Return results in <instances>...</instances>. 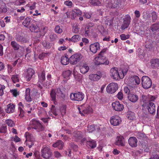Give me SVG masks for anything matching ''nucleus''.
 Instances as JSON below:
<instances>
[{"label": "nucleus", "mask_w": 159, "mask_h": 159, "mask_svg": "<svg viewBox=\"0 0 159 159\" xmlns=\"http://www.w3.org/2000/svg\"><path fill=\"white\" fill-rule=\"evenodd\" d=\"M142 84L143 88L148 89L152 86V81L148 77L146 76H143L142 79Z\"/></svg>", "instance_id": "2"}, {"label": "nucleus", "mask_w": 159, "mask_h": 159, "mask_svg": "<svg viewBox=\"0 0 159 159\" xmlns=\"http://www.w3.org/2000/svg\"><path fill=\"white\" fill-rule=\"evenodd\" d=\"M147 108L148 109V112L151 114H153L155 113L156 109L155 107H154L153 108H152V107H147Z\"/></svg>", "instance_id": "50"}, {"label": "nucleus", "mask_w": 159, "mask_h": 159, "mask_svg": "<svg viewBox=\"0 0 159 159\" xmlns=\"http://www.w3.org/2000/svg\"><path fill=\"white\" fill-rule=\"evenodd\" d=\"M84 97V94L81 92L71 93L70 95L71 100L75 101H81L83 100Z\"/></svg>", "instance_id": "1"}, {"label": "nucleus", "mask_w": 159, "mask_h": 159, "mask_svg": "<svg viewBox=\"0 0 159 159\" xmlns=\"http://www.w3.org/2000/svg\"><path fill=\"white\" fill-rule=\"evenodd\" d=\"M137 137L139 139H142L146 137L145 134L140 132H138L136 135Z\"/></svg>", "instance_id": "49"}, {"label": "nucleus", "mask_w": 159, "mask_h": 159, "mask_svg": "<svg viewBox=\"0 0 159 159\" xmlns=\"http://www.w3.org/2000/svg\"><path fill=\"white\" fill-rule=\"evenodd\" d=\"M131 17L129 15H126L123 18V23L121 26V29L122 30L127 28L130 22Z\"/></svg>", "instance_id": "6"}, {"label": "nucleus", "mask_w": 159, "mask_h": 159, "mask_svg": "<svg viewBox=\"0 0 159 159\" xmlns=\"http://www.w3.org/2000/svg\"><path fill=\"white\" fill-rule=\"evenodd\" d=\"M11 79L14 83H16L17 82H18L19 81V79L18 75H12L11 77Z\"/></svg>", "instance_id": "46"}, {"label": "nucleus", "mask_w": 159, "mask_h": 159, "mask_svg": "<svg viewBox=\"0 0 159 159\" xmlns=\"http://www.w3.org/2000/svg\"><path fill=\"white\" fill-rule=\"evenodd\" d=\"M5 89V86L3 85L0 84V96L2 95L3 94V89Z\"/></svg>", "instance_id": "63"}, {"label": "nucleus", "mask_w": 159, "mask_h": 159, "mask_svg": "<svg viewBox=\"0 0 159 159\" xmlns=\"http://www.w3.org/2000/svg\"><path fill=\"white\" fill-rule=\"evenodd\" d=\"M112 107L116 111H120L124 109V105L118 101H116L112 104Z\"/></svg>", "instance_id": "9"}, {"label": "nucleus", "mask_w": 159, "mask_h": 159, "mask_svg": "<svg viewBox=\"0 0 159 159\" xmlns=\"http://www.w3.org/2000/svg\"><path fill=\"white\" fill-rule=\"evenodd\" d=\"M124 138L122 136H118L116 139V140L115 144L116 145L121 146H125L124 143Z\"/></svg>", "instance_id": "18"}, {"label": "nucleus", "mask_w": 159, "mask_h": 159, "mask_svg": "<svg viewBox=\"0 0 159 159\" xmlns=\"http://www.w3.org/2000/svg\"><path fill=\"white\" fill-rule=\"evenodd\" d=\"M34 22V21L28 17H27L24 20L22 24L26 27H29L32 22Z\"/></svg>", "instance_id": "19"}, {"label": "nucleus", "mask_w": 159, "mask_h": 159, "mask_svg": "<svg viewBox=\"0 0 159 159\" xmlns=\"http://www.w3.org/2000/svg\"><path fill=\"white\" fill-rule=\"evenodd\" d=\"M66 107L65 105H63L61 107V112L62 115L65 114L66 112Z\"/></svg>", "instance_id": "62"}, {"label": "nucleus", "mask_w": 159, "mask_h": 159, "mask_svg": "<svg viewBox=\"0 0 159 159\" xmlns=\"http://www.w3.org/2000/svg\"><path fill=\"white\" fill-rule=\"evenodd\" d=\"M71 148L75 151H76L78 150V147L76 145L74 144L73 143H71L70 144Z\"/></svg>", "instance_id": "56"}, {"label": "nucleus", "mask_w": 159, "mask_h": 159, "mask_svg": "<svg viewBox=\"0 0 159 159\" xmlns=\"http://www.w3.org/2000/svg\"><path fill=\"white\" fill-rule=\"evenodd\" d=\"M70 62L68 56L66 54H65L64 56L61 57V62L63 65H66L68 64Z\"/></svg>", "instance_id": "22"}, {"label": "nucleus", "mask_w": 159, "mask_h": 159, "mask_svg": "<svg viewBox=\"0 0 159 159\" xmlns=\"http://www.w3.org/2000/svg\"><path fill=\"white\" fill-rule=\"evenodd\" d=\"M56 89H52L50 91V95L52 98V100L55 102L56 101Z\"/></svg>", "instance_id": "31"}, {"label": "nucleus", "mask_w": 159, "mask_h": 159, "mask_svg": "<svg viewBox=\"0 0 159 159\" xmlns=\"http://www.w3.org/2000/svg\"><path fill=\"white\" fill-rule=\"evenodd\" d=\"M64 143L60 140H58L56 143L52 144V147L54 148L57 147L59 149H62L64 147Z\"/></svg>", "instance_id": "21"}, {"label": "nucleus", "mask_w": 159, "mask_h": 159, "mask_svg": "<svg viewBox=\"0 0 159 159\" xmlns=\"http://www.w3.org/2000/svg\"><path fill=\"white\" fill-rule=\"evenodd\" d=\"M59 110V108H57L53 105L52 106L51 112L55 116H57L58 115L57 112Z\"/></svg>", "instance_id": "39"}, {"label": "nucleus", "mask_w": 159, "mask_h": 159, "mask_svg": "<svg viewBox=\"0 0 159 159\" xmlns=\"http://www.w3.org/2000/svg\"><path fill=\"white\" fill-rule=\"evenodd\" d=\"M100 49L99 43L96 42L90 45V51L93 53H96L98 50Z\"/></svg>", "instance_id": "12"}, {"label": "nucleus", "mask_w": 159, "mask_h": 159, "mask_svg": "<svg viewBox=\"0 0 159 159\" xmlns=\"http://www.w3.org/2000/svg\"><path fill=\"white\" fill-rule=\"evenodd\" d=\"M39 78V82L42 83L45 80V73L44 71L42 72L41 74H39L38 75Z\"/></svg>", "instance_id": "34"}, {"label": "nucleus", "mask_w": 159, "mask_h": 159, "mask_svg": "<svg viewBox=\"0 0 159 159\" xmlns=\"http://www.w3.org/2000/svg\"><path fill=\"white\" fill-rule=\"evenodd\" d=\"M121 39L122 40H125L127 39H128L129 37V34L125 35V34H122L120 36Z\"/></svg>", "instance_id": "59"}, {"label": "nucleus", "mask_w": 159, "mask_h": 159, "mask_svg": "<svg viewBox=\"0 0 159 159\" xmlns=\"http://www.w3.org/2000/svg\"><path fill=\"white\" fill-rule=\"evenodd\" d=\"M6 124L9 127H13L15 125L14 121L11 119H7L6 120Z\"/></svg>", "instance_id": "43"}, {"label": "nucleus", "mask_w": 159, "mask_h": 159, "mask_svg": "<svg viewBox=\"0 0 159 159\" xmlns=\"http://www.w3.org/2000/svg\"><path fill=\"white\" fill-rule=\"evenodd\" d=\"M126 117L130 120H133L134 118V113L131 111H128L127 112Z\"/></svg>", "instance_id": "37"}, {"label": "nucleus", "mask_w": 159, "mask_h": 159, "mask_svg": "<svg viewBox=\"0 0 159 159\" xmlns=\"http://www.w3.org/2000/svg\"><path fill=\"white\" fill-rule=\"evenodd\" d=\"M42 43L43 46L47 48H49L51 47L50 43L47 42L46 40L43 41Z\"/></svg>", "instance_id": "48"}, {"label": "nucleus", "mask_w": 159, "mask_h": 159, "mask_svg": "<svg viewBox=\"0 0 159 159\" xmlns=\"http://www.w3.org/2000/svg\"><path fill=\"white\" fill-rule=\"evenodd\" d=\"M110 75L115 80H118L119 78H121L117 68H112L110 70Z\"/></svg>", "instance_id": "11"}, {"label": "nucleus", "mask_w": 159, "mask_h": 159, "mask_svg": "<svg viewBox=\"0 0 159 159\" xmlns=\"http://www.w3.org/2000/svg\"><path fill=\"white\" fill-rule=\"evenodd\" d=\"M87 131L89 133L92 132L95 130L94 125H89L88 127Z\"/></svg>", "instance_id": "47"}, {"label": "nucleus", "mask_w": 159, "mask_h": 159, "mask_svg": "<svg viewBox=\"0 0 159 159\" xmlns=\"http://www.w3.org/2000/svg\"><path fill=\"white\" fill-rule=\"evenodd\" d=\"M70 14H71V18L74 20L75 19V18L78 16L76 14L75 12V11H74V9H73L72 11L70 12Z\"/></svg>", "instance_id": "57"}, {"label": "nucleus", "mask_w": 159, "mask_h": 159, "mask_svg": "<svg viewBox=\"0 0 159 159\" xmlns=\"http://www.w3.org/2000/svg\"><path fill=\"white\" fill-rule=\"evenodd\" d=\"M111 124L113 126H117L121 123L120 118L118 116H115L111 117L110 120Z\"/></svg>", "instance_id": "10"}, {"label": "nucleus", "mask_w": 159, "mask_h": 159, "mask_svg": "<svg viewBox=\"0 0 159 159\" xmlns=\"http://www.w3.org/2000/svg\"><path fill=\"white\" fill-rule=\"evenodd\" d=\"M41 156L45 159H49L52 156V152L48 147H44L41 151Z\"/></svg>", "instance_id": "3"}, {"label": "nucleus", "mask_w": 159, "mask_h": 159, "mask_svg": "<svg viewBox=\"0 0 159 159\" xmlns=\"http://www.w3.org/2000/svg\"><path fill=\"white\" fill-rule=\"evenodd\" d=\"M118 86L117 84L111 83L107 86L106 90L107 93H114L118 89Z\"/></svg>", "instance_id": "4"}, {"label": "nucleus", "mask_w": 159, "mask_h": 159, "mask_svg": "<svg viewBox=\"0 0 159 159\" xmlns=\"http://www.w3.org/2000/svg\"><path fill=\"white\" fill-rule=\"evenodd\" d=\"M37 127L38 129H37L38 130V131H43L44 129V127L40 123L38 125Z\"/></svg>", "instance_id": "58"}, {"label": "nucleus", "mask_w": 159, "mask_h": 159, "mask_svg": "<svg viewBox=\"0 0 159 159\" xmlns=\"http://www.w3.org/2000/svg\"><path fill=\"white\" fill-rule=\"evenodd\" d=\"M150 63L151 67L153 69L159 67V59H152L150 60Z\"/></svg>", "instance_id": "20"}, {"label": "nucleus", "mask_w": 159, "mask_h": 159, "mask_svg": "<svg viewBox=\"0 0 159 159\" xmlns=\"http://www.w3.org/2000/svg\"><path fill=\"white\" fill-rule=\"evenodd\" d=\"M74 137L75 139V141H77L79 139L82 138L81 132L79 131H75L74 133Z\"/></svg>", "instance_id": "30"}, {"label": "nucleus", "mask_w": 159, "mask_h": 159, "mask_svg": "<svg viewBox=\"0 0 159 159\" xmlns=\"http://www.w3.org/2000/svg\"><path fill=\"white\" fill-rule=\"evenodd\" d=\"M80 28L78 27L77 25L72 26L73 32L75 33H77L79 32Z\"/></svg>", "instance_id": "51"}, {"label": "nucleus", "mask_w": 159, "mask_h": 159, "mask_svg": "<svg viewBox=\"0 0 159 159\" xmlns=\"http://www.w3.org/2000/svg\"><path fill=\"white\" fill-rule=\"evenodd\" d=\"M11 46L15 51H17L19 50L20 45L15 41H12L11 43Z\"/></svg>", "instance_id": "29"}, {"label": "nucleus", "mask_w": 159, "mask_h": 159, "mask_svg": "<svg viewBox=\"0 0 159 159\" xmlns=\"http://www.w3.org/2000/svg\"><path fill=\"white\" fill-rule=\"evenodd\" d=\"M97 64L98 65L100 64H105L108 65L109 64V61L107 59L104 57H99L97 58Z\"/></svg>", "instance_id": "14"}, {"label": "nucleus", "mask_w": 159, "mask_h": 159, "mask_svg": "<svg viewBox=\"0 0 159 159\" xmlns=\"http://www.w3.org/2000/svg\"><path fill=\"white\" fill-rule=\"evenodd\" d=\"M89 2L93 6H99L101 3L100 0H90Z\"/></svg>", "instance_id": "38"}, {"label": "nucleus", "mask_w": 159, "mask_h": 159, "mask_svg": "<svg viewBox=\"0 0 159 159\" xmlns=\"http://www.w3.org/2000/svg\"><path fill=\"white\" fill-rule=\"evenodd\" d=\"M27 74L26 75L27 81H30L34 74V70L31 68H29L27 70Z\"/></svg>", "instance_id": "17"}, {"label": "nucleus", "mask_w": 159, "mask_h": 159, "mask_svg": "<svg viewBox=\"0 0 159 159\" xmlns=\"http://www.w3.org/2000/svg\"><path fill=\"white\" fill-rule=\"evenodd\" d=\"M92 111L91 107L88 105H86L84 109H83V112L84 114H89Z\"/></svg>", "instance_id": "35"}, {"label": "nucleus", "mask_w": 159, "mask_h": 159, "mask_svg": "<svg viewBox=\"0 0 159 159\" xmlns=\"http://www.w3.org/2000/svg\"><path fill=\"white\" fill-rule=\"evenodd\" d=\"M87 144L89 145L92 149H93L96 147V141L92 139L87 141Z\"/></svg>", "instance_id": "28"}, {"label": "nucleus", "mask_w": 159, "mask_h": 159, "mask_svg": "<svg viewBox=\"0 0 159 159\" xmlns=\"http://www.w3.org/2000/svg\"><path fill=\"white\" fill-rule=\"evenodd\" d=\"M15 39L17 42L20 43L21 44L28 43L29 40L21 34H17L15 36Z\"/></svg>", "instance_id": "8"}, {"label": "nucleus", "mask_w": 159, "mask_h": 159, "mask_svg": "<svg viewBox=\"0 0 159 159\" xmlns=\"http://www.w3.org/2000/svg\"><path fill=\"white\" fill-rule=\"evenodd\" d=\"M121 4L120 0H111L107 5L108 8H115L119 7Z\"/></svg>", "instance_id": "7"}, {"label": "nucleus", "mask_w": 159, "mask_h": 159, "mask_svg": "<svg viewBox=\"0 0 159 159\" xmlns=\"http://www.w3.org/2000/svg\"><path fill=\"white\" fill-rule=\"evenodd\" d=\"M29 28L31 31L34 33L38 32L39 30V27L36 25L35 21L31 24Z\"/></svg>", "instance_id": "16"}, {"label": "nucleus", "mask_w": 159, "mask_h": 159, "mask_svg": "<svg viewBox=\"0 0 159 159\" xmlns=\"http://www.w3.org/2000/svg\"><path fill=\"white\" fill-rule=\"evenodd\" d=\"M80 53H77L72 55L70 58V62L72 65H75L82 58Z\"/></svg>", "instance_id": "5"}, {"label": "nucleus", "mask_w": 159, "mask_h": 159, "mask_svg": "<svg viewBox=\"0 0 159 159\" xmlns=\"http://www.w3.org/2000/svg\"><path fill=\"white\" fill-rule=\"evenodd\" d=\"M30 89H27L25 91V97L26 100L28 102H30L32 101L30 95Z\"/></svg>", "instance_id": "33"}, {"label": "nucleus", "mask_w": 159, "mask_h": 159, "mask_svg": "<svg viewBox=\"0 0 159 159\" xmlns=\"http://www.w3.org/2000/svg\"><path fill=\"white\" fill-rule=\"evenodd\" d=\"M143 18L146 20H148L149 18H150L151 15L147 11H146L143 12Z\"/></svg>", "instance_id": "45"}, {"label": "nucleus", "mask_w": 159, "mask_h": 159, "mask_svg": "<svg viewBox=\"0 0 159 159\" xmlns=\"http://www.w3.org/2000/svg\"><path fill=\"white\" fill-rule=\"evenodd\" d=\"M72 71L70 70H68L63 71L62 74V76L65 78H69L72 74Z\"/></svg>", "instance_id": "32"}, {"label": "nucleus", "mask_w": 159, "mask_h": 159, "mask_svg": "<svg viewBox=\"0 0 159 159\" xmlns=\"http://www.w3.org/2000/svg\"><path fill=\"white\" fill-rule=\"evenodd\" d=\"M137 140L135 137H131L128 139V143L132 147H136L137 146Z\"/></svg>", "instance_id": "15"}, {"label": "nucleus", "mask_w": 159, "mask_h": 159, "mask_svg": "<svg viewBox=\"0 0 159 159\" xmlns=\"http://www.w3.org/2000/svg\"><path fill=\"white\" fill-rule=\"evenodd\" d=\"M40 122L39 121L35 119L32 120V125L34 126V128L35 129H38L37 126Z\"/></svg>", "instance_id": "40"}, {"label": "nucleus", "mask_w": 159, "mask_h": 159, "mask_svg": "<svg viewBox=\"0 0 159 159\" xmlns=\"http://www.w3.org/2000/svg\"><path fill=\"white\" fill-rule=\"evenodd\" d=\"M37 33L36 36L38 38H40L41 36H44L45 34V32H44L43 30H40L38 31Z\"/></svg>", "instance_id": "52"}, {"label": "nucleus", "mask_w": 159, "mask_h": 159, "mask_svg": "<svg viewBox=\"0 0 159 159\" xmlns=\"http://www.w3.org/2000/svg\"><path fill=\"white\" fill-rule=\"evenodd\" d=\"M145 47L147 50H151L153 48V44L151 42L147 41L145 43Z\"/></svg>", "instance_id": "36"}, {"label": "nucleus", "mask_w": 159, "mask_h": 159, "mask_svg": "<svg viewBox=\"0 0 159 159\" xmlns=\"http://www.w3.org/2000/svg\"><path fill=\"white\" fill-rule=\"evenodd\" d=\"M152 31L154 33L159 30V21L152 24L150 27Z\"/></svg>", "instance_id": "23"}, {"label": "nucleus", "mask_w": 159, "mask_h": 159, "mask_svg": "<svg viewBox=\"0 0 159 159\" xmlns=\"http://www.w3.org/2000/svg\"><path fill=\"white\" fill-rule=\"evenodd\" d=\"M152 22H154L157 20V16L155 11H153L152 13Z\"/></svg>", "instance_id": "44"}, {"label": "nucleus", "mask_w": 159, "mask_h": 159, "mask_svg": "<svg viewBox=\"0 0 159 159\" xmlns=\"http://www.w3.org/2000/svg\"><path fill=\"white\" fill-rule=\"evenodd\" d=\"M91 27V26L89 25H86L84 30L85 34L88 35L89 34L90 29Z\"/></svg>", "instance_id": "54"}, {"label": "nucleus", "mask_w": 159, "mask_h": 159, "mask_svg": "<svg viewBox=\"0 0 159 159\" xmlns=\"http://www.w3.org/2000/svg\"><path fill=\"white\" fill-rule=\"evenodd\" d=\"M50 39L53 41L56 39L57 38V35L55 34H51L49 36Z\"/></svg>", "instance_id": "64"}, {"label": "nucleus", "mask_w": 159, "mask_h": 159, "mask_svg": "<svg viewBox=\"0 0 159 159\" xmlns=\"http://www.w3.org/2000/svg\"><path fill=\"white\" fill-rule=\"evenodd\" d=\"M89 70V67L87 64H84L83 66H81L80 70L81 73L85 74L88 72Z\"/></svg>", "instance_id": "26"}, {"label": "nucleus", "mask_w": 159, "mask_h": 159, "mask_svg": "<svg viewBox=\"0 0 159 159\" xmlns=\"http://www.w3.org/2000/svg\"><path fill=\"white\" fill-rule=\"evenodd\" d=\"M55 31L57 33L60 34L62 32V30L60 28L59 25H57L55 28Z\"/></svg>", "instance_id": "55"}, {"label": "nucleus", "mask_w": 159, "mask_h": 159, "mask_svg": "<svg viewBox=\"0 0 159 159\" xmlns=\"http://www.w3.org/2000/svg\"><path fill=\"white\" fill-rule=\"evenodd\" d=\"M47 54L46 52H42L40 54L39 56V58L40 60H42Z\"/></svg>", "instance_id": "61"}, {"label": "nucleus", "mask_w": 159, "mask_h": 159, "mask_svg": "<svg viewBox=\"0 0 159 159\" xmlns=\"http://www.w3.org/2000/svg\"><path fill=\"white\" fill-rule=\"evenodd\" d=\"M55 89L57 96H59L62 98H64L65 97V94L63 92V90H61L60 88H58Z\"/></svg>", "instance_id": "27"}, {"label": "nucleus", "mask_w": 159, "mask_h": 159, "mask_svg": "<svg viewBox=\"0 0 159 159\" xmlns=\"http://www.w3.org/2000/svg\"><path fill=\"white\" fill-rule=\"evenodd\" d=\"M81 37L78 35H74L72 37V42H76L80 40Z\"/></svg>", "instance_id": "42"}, {"label": "nucleus", "mask_w": 159, "mask_h": 159, "mask_svg": "<svg viewBox=\"0 0 159 159\" xmlns=\"http://www.w3.org/2000/svg\"><path fill=\"white\" fill-rule=\"evenodd\" d=\"M128 99L131 102H135L138 99V97L136 94H130L128 96Z\"/></svg>", "instance_id": "24"}, {"label": "nucleus", "mask_w": 159, "mask_h": 159, "mask_svg": "<svg viewBox=\"0 0 159 159\" xmlns=\"http://www.w3.org/2000/svg\"><path fill=\"white\" fill-rule=\"evenodd\" d=\"M10 92L12 93L13 96L15 97H16L19 94V92L17 91V90L16 89L11 90Z\"/></svg>", "instance_id": "53"}, {"label": "nucleus", "mask_w": 159, "mask_h": 159, "mask_svg": "<svg viewBox=\"0 0 159 159\" xmlns=\"http://www.w3.org/2000/svg\"><path fill=\"white\" fill-rule=\"evenodd\" d=\"M131 80L134 81L137 84H140V81L139 78L137 76H134L130 79Z\"/></svg>", "instance_id": "41"}, {"label": "nucleus", "mask_w": 159, "mask_h": 159, "mask_svg": "<svg viewBox=\"0 0 159 159\" xmlns=\"http://www.w3.org/2000/svg\"><path fill=\"white\" fill-rule=\"evenodd\" d=\"M102 75V74L100 71H98L96 74H90L89 77V79L91 80L95 81L99 80Z\"/></svg>", "instance_id": "13"}, {"label": "nucleus", "mask_w": 159, "mask_h": 159, "mask_svg": "<svg viewBox=\"0 0 159 159\" xmlns=\"http://www.w3.org/2000/svg\"><path fill=\"white\" fill-rule=\"evenodd\" d=\"M7 131V126H2L0 129V133H6Z\"/></svg>", "instance_id": "60"}, {"label": "nucleus", "mask_w": 159, "mask_h": 159, "mask_svg": "<svg viewBox=\"0 0 159 159\" xmlns=\"http://www.w3.org/2000/svg\"><path fill=\"white\" fill-rule=\"evenodd\" d=\"M15 105L13 104H9L7 105V108L6 109V112L8 113H12L14 111Z\"/></svg>", "instance_id": "25"}]
</instances>
